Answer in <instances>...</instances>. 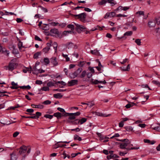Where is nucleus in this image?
<instances>
[{
	"instance_id": "30",
	"label": "nucleus",
	"mask_w": 160,
	"mask_h": 160,
	"mask_svg": "<svg viewBox=\"0 0 160 160\" xmlns=\"http://www.w3.org/2000/svg\"><path fill=\"white\" fill-rule=\"evenodd\" d=\"M86 72L85 71H83L81 75L79 76L80 78H82L84 77L86 75Z\"/></svg>"
},
{
	"instance_id": "45",
	"label": "nucleus",
	"mask_w": 160,
	"mask_h": 160,
	"mask_svg": "<svg viewBox=\"0 0 160 160\" xmlns=\"http://www.w3.org/2000/svg\"><path fill=\"white\" fill-rule=\"evenodd\" d=\"M51 103V102L50 101L47 100L43 102L42 103L45 105H48L50 104Z\"/></svg>"
},
{
	"instance_id": "4",
	"label": "nucleus",
	"mask_w": 160,
	"mask_h": 160,
	"mask_svg": "<svg viewBox=\"0 0 160 160\" xmlns=\"http://www.w3.org/2000/svg\"><path fill=\"white\" fill-rule=\"evenodd\" d=\"M0 52L4 54L5 55L8 56L9 54V51L7 50L6 48L2 47L0 45Z\"/></svg>"
},
{
	"instance_id": "47",
	"label": "nucleus",
	"mask_w": 160,
	"mask_h": 160,
	"mask_svg": "<svg viewBox=\"0 0 160 160\" xmlns=\"http://www.w3.org/2000/svg\"><path fill=\"white\" fill-rule=\"evenodd\" d=\"M67 27L69 28H71L72 30L74 29V26L73 25L69 24L68 25Z\"/></svg>"
},
{
	"instance_id": "40",
	"label": "nucleus",
	"mask_w": 160,
	"mask_h": 160,
	"mask_svg": "<svg viewBox=\"0 0 160 160\" xmlns=\"http://www.w3.org/2000/svg\"><path fill=\"white\" fill-rule=\"evenodd\" d=\"M53 117V115H49V114H46L44 115V117L47 118H49L50 119H52Z\"/></svg>"
},
{
	"instance_id": "60",
	"label": "nucleus",
	"mask_w": 160,
	"mask_h": 160,
	"mask_svg": "<svg viewBox=\"0 0 160 160\" xmlns=\"http://www.w3.org/2000/svg\"><path fill=\"white\" fill-rule=\"evenodd\" d=\"M35 39L36 40L40 41H42V40L39 37H38L37 36H35Z\"/></svg>"
},
{
	"instance_id": "46",
	"label": "nucleus",
	"mask_w": 160,
	"mask_h": 160,
	"mask_svg": "<svg viewBox=\"0 0 160 160\" xmlns=\"http://www.w3.org/2000/svg\"><path fill=\"white\" fill-rule=\"evenodd\" d=\"M137 14H139V15H144V12L142 11H139L136 12Z\"/></svg>"
},
{
	"instance_id": "21",
	"label": "nucleus",
	"mask_w": 160,
	"mask_h": 160,
	"mask_svg": "<svg viewBox=\"0 0 160 160\" xmlns=\"http://www.w3.org/2000/svg\"><path fill=\"white\" fill-rule=\"evenodd\" d=\"M156 24H157L158 25H159L160 23V18L159 17H156L155 18Z\"/></svg>"
},
{
	"instance_id": "20",
	"label": "nucleus",
	"mask_w": 160,
	"mask_h": 160,
	"mask_svg": "<svg viewBox=\"0 0 160 160\" xmlns=\"http://www.w3.org/2000/svg\"><path fill=\"white\" fill-rule=\"evenodd\" d=\"M74 46V44L72 42H69L67 44V47L68 49L73 48Z\"/></svg>"
},
{
	"instance_id": "58",
	"label": "nucleus",
	"mask_w": 160,
	"mask_h": 160,
	"mask_svg": "<svg viewBox=\"0 0 160 160\" xmlns=\"http://www.w3.org/2000/svg\"><path fill=\"white\" fill-rule=\"evenodd\" d=\"M119 136V134L118 133H116L115 134L112 136V137L111 138L112 139V138H115V137H118Z\"/></svg>"
},
{
	"instance_id": "62",
	"label": "nucleus",
	"mask_w": 160,
	"mask_h": 160,
	"mask_svg": "<svg viewBox=\"0 0 160 160\" xmlns=\"http://www.w3.org/2000/svg\"><path fill=\"white\" fill-rule=\"evenodd\" d=\"M123 121H121L119 124V126L120 127H122L123 126Z\"/></svg>"
},
{
	"instance_id": "8",
	"label": "nucleus",
	"mask_w": 160,
	"mask_h": 160,
	"mask_svg": "<svg viewBox=\"0 0 160 160\" xmlns=\"http://www.w3.org/2000/svg\"><path fill=\"white\" fill-rule=\"evenodd\" d=\"M78 81L77 80H72L68 82V86H71L77 85Z\"/></svg>"
},
{
	"instance_id": "16",
	"label": "nucleus",
	"mask_w": 160,
	"mask_h": 160,
	"mask_svg": "<svg viewBox=\"0 0 160 160\" xmlns=\"http://www.w3.org/2000/svg\"><path fill=\"white\" fill-rule=\"evenodd\" d=\"M144 142L145 143H149L151 144H153L155 143V141H151L149 140L144 139Z\"/></svg>"
},
{
	"instance_id": "37",
	"label": "nucleus",
	"mask_w": 160,
	"mask_h": 160,
	"mask_svg": "<svg viewBox=\"0 0 160 160\" xmlns=\"http://www.w3.org/2000/svg\"><path fill=\"white\" fill-rule=\"evenodd\" d=\"M141 87L142 88H148L150 90H151V89L149 88L147 84H143L141 85Z\"/></svg>"
},
{
	"instance_id": "57",
	"label": "nucleus",
	"mask_w": 160,
	"mask_h": 160,
	"mask_svg": "<svg viewBox=\"0 0 160 160\" xmlns=\"http://www.w3.org/2000/svg\"><path fill=\"white\" fill-rule=\"evenodd\" d=\"M19 134V132H15L13 135V137H16Z\"/></svg>"
},
{
	"instance_id": "5",
	"label": "nucleus",
	"mask_w": 160,
	"mask_h": 160,
	"mask_svg": "<svg viewBox=\"0 0 160 160\" xmlns=\"http://www.w3.org/2000/svg\"><path fill=\"white\" fill-rule=\"evenodd\" d=\"M126 142H123L121 143L120 145V148L121 149H126V147L131 143V142L129 141H127Z\"/></svg>"
},
{
	"instance_id": "1",
	"label": "nucleus",
	"mask_w": 160,
	"mask_h": 160,
	"mask_svg": "<svg viewBox=\"0 0 160 160\" xmlns=\"http://www.w3.org/2000/svg\"><path fill=\"white\" fill-rule=\"evenodd\" d=\"M70 15L76 18L79 19L82 22H85V19L86 17L87 14L84 12L80 13L79 14L74 15L71 13H70Z\"/></svg>"
},
{
	"instance_id": "32",
	"label": "nucleus",
	"mask_w": 160,
	"mask_h": 160,
	"mask_svg": "<svg viewBox=\"0 0 160 160\" xmlns=\"http://www.w3.org/2000/svg\"><path fill=\"white\" fill-rule=\"evenodd\" d=\"M41 54V52H38L36 53L34 55L33 58H38V56L40 55Z\"/></svg>"
},
{
	"instance_id": "41",
	"label": "nucleus",
	"mask_w": 160,
	"mask_h": 160,
	"mask_svg": "<svg viewBox=\"0 0 160 160\" xmlns=\"http://www.w3.org/2000/svg\"><path fill=\"white\" fill-rule=\"evenodd\" d=\"M80 122V120L78 119H76L73 122V124H78Z\"/></svg>"
},
{
	"instance_id": "25",
	"label": "nucleus",
	"mask_w": 160,
	"mask_h": 160,
	"mask_svg": "<svg viewBox=\"0 0 160 160\" xmlns=\"http://www.w3.org/2000/svg\"><path fill=\"white\" fill-rule=\"evenodd\" d=\"M54 48L55 49V52H56L57 51V48L58 46V44L57 42H54L52 45Z\"/></svg>"
},
{
	"instance_id": "24",
	"label": "nucleus",
	"mask_w": 160,
	"mask_h": 160,
	"mask_svg": "<svg viewBox=\"0 0 160 160\" xmlns=\"http://www.w3.org/2000/svg\"><path fill=\"white\" fill-rule=\"evenodd\" d=\"M125 128L128 131H132L133 130V128L131 126L125 127Z\"/></svg>"
},
{
	"instance_id": "38",
	"label": "nucleus",
	"mask_w": 160,
	"mask_h": 160,
	"mask_svg": "<svg viewBox=\"0 0 160 160\" xmlns=\"http://www.w3.org/2000/svg\"><path fill=\"white\" fill-rule=\"evenodd\" d=\"M80 120V122L81 124H82L83 123L85 122L87 120V119L85 118H82Z\"/></svg>"
},
{
	"instance_id": "17",
	"label": "nucleus",
	"mask_w": 160,
	"mask_h": 160,
	"mask_svg": "<svg viewBox=\"0 0 160 160\" xmlns=\"http://www.w3.org/2000/svg\"><path fill=\"white\" fill-rule=\"evenodd\" d=\"M54 97L56 98H60L62 97V95L60 93H58L54 94Z\"/></svg>"
},
{
	"instance_id": "61",
	"label": "nucleus",
	"mask_w": 160,
	"mask_h": 160,
	"mask_svg": "<svg viewBox=\"0 0 160 160\" xmlns=\"http://www.w3.org/2000/svg\"><path fill=\"white\" fill-rule=\"evenodd\" d=\"M16 21L18 23H20L23 21L22 19L20 18H17L16 20Z\"/></svg>"
},
{
	"instance_id": "9",
	"label": "nucleus",
	"mask_w": 160,
	"mask_h": 160,
	"mask_svg": "<svg viewBox=\"0 0 160 160\" xmlns=\"http://www.w3.org/2000/svg\"><path fill=\"white\" fill-rule=\"evenodd\" d=\"M73 113H65V114L63 116H69L68 119L69 120L74 119L76 117L75 116L72 114Z\"/></svg>"
},
{
	"instance_id": "59",
	"label": "nucleus",
	"mask_w": 160,
	"mask_h": 160,
	"mask_svg": "<svg viewBox=\"0 0 160 160\" xmlns=\"http://www.w3.org/2000/svg\"><path fill=\"white\" fill-rule=\"evenodd\" d=\"M73 113V114L75 116V117H76V116L79 115L80 114V112H78L76 113Z\"/></svg>"
},
{
	"instance_id": "13",
	"label": "nucleus",
	"mask_w": 160,
	"mask_h": 160,
	"mask_svg": "<svg viewBox=\"0 0 160 160\" xmlns=\"http://www.w3.org/2000/svg\"><path fill=\"white\" fill-rule=\"evenodd\" d=\"M11 160H16L17 156L16 155L14 152H13L11 154Z\"/></svg>"
},
{
	"instance_id": "33",
	"label": "nucleus",
	"mask_w": 160,
	"mask_h": 160,
	"mask_svg": "<svg viewBox=\"0 0 160 160\" xmlns=\"http://www.w3.org/2000/svg\"><path fill=\"white\" fill-rule=\"evenodd\" d=\"M49 28V24H46V26L42 27V29L46 31L48 30Z\"/></svg>"
},
{
	"instance_id": "51",
	"label": "nucleus",
	"mask_w": 160,
	"mask_h": 160,
	"mask_svg": "<svg viewBox=\"0 0 160 160\" xmlns=\"http://www.w3.org/2000/svg\"><path fill=\"white\" fill-rule=\"evenodd\" d=\"M42 90L45 91H48L49 90V88L48 87H43L42 88Z\"/></svg>"
},
{
	"instance_id": "48",
	"label": "nucleus",
	"mask_w": 160,
	"mask_h": 160,
	"mask_svg": "<svg viewBox=\"0 0 160 160\" xmlns=\"http://www.w3.org/2000/svg\"><path fill=\"white\" fill-rule=\"evenodd\" d=\"M130 69V64H128L127 67V68L125 69L122 70V71H129Z\"/></svg>"
},
{
	"instance_id": "54",
	"label": "nucleus",
	"mask_w": 160,
	"mask_h": 160,
	"mask_svg": "<svg viewBox=\"0 0 160 160\" xmlns=\"http://www.w3.org/2000/svg\"><path fill=\"white\" fill-rule=\"evenodd\" d=\"M43 108V106L42 105H36V108L40 109H42Z\"/></svg>"
},
{
	"instance_id": "55",
	"label": "nucleus",
	"mask_w": 160,
	"mask_h": 160,
	"mask_svg": "<svg viewBox=\"0 0 160 160\" xmlns=\"http://www.w3.org/2000/svg\"><path fill=\"white\" fill-rule=\"evenodd\" d=\"M109 15L110 17H114L115 16L116 13L115 12H112L111 13H109Z\"/></svg>"
},
{
	"instance_id": "11",
	"label": "nucleus",
	"mask_w": 160,
	"mask_h": 160,
	"mask_svg": "<svg viewBox=\"0 0 160 160\" xmlns=\"http://www.w3.org/2000/svg\"><path fill=\"white\" fill-rule=\"evenodd\" d=\"M50 62L51 63H52L54 66H56L58 65L57 61L56 60V58L53 57L50 59Z\"/></svg>"
},
{
	"instance_id": "63",
	"label": "nucleus",
	"mask_w": 160,
	"mask_h": 160,
	"mask_svg": "<svg viewBox=\"0 0 160 160\" xmlns=\"http://www.w3.org/2000/svg\"><path fill=\"white\" fill-rule=\"evenodd\" d=\"M87 75L88 78H90L92 75V74L91 72L88 73H87Z\"/></svg>"
},
{
	"instance_id": "42",
	"label": "nucleus",
	"mask_w": 160,
	"mask_h": 160,
	"mask_svg": "<svg viewBox=\"0 0 160 160\" xmlns=\"http://www.w3.org/2000/svg\"><path fill=\"white\" fill-rule=\"evenodd\" d=\"M18 47L20 50H21V48L22 47V42L19 41L18 43Z\"/></svg>"
},
{
	"instance_id": "50",
	"label": "nucleus",
	"mask_w": 160,
	"mask_h": 160,
	"mask_svg": "<svg viewBox=\"0 0 160 160\" xmlns=\"http://www.w3.org/2000/svg\"><path fill=\"white\" fill-rule=\"evenodd\" d=\"M47 86L48 87H51L52 86H54V84L52 82H48L47 83Z\"/></svg>"
},
{
	"instance_id": "15",
	"label": "nucleus",
	"mask_w": 160,
	"mask_h": 160,
	"mask_svg": "<svg viewBox=\"0 0 160 160\" xmlns=\"http://www.w3.org/2000/svg\"><path fill=\"white\" fill-rule=\"evenodd\" d=\"M90 52L92 54L98 55H100L97 49H95L93 50H91L90 51Z\"/></svg>"
},
{
	"instance_id": "12",
	"label": "nucleus",
	"mask_w": 160,
	"mask_h": 160,
	"mask_svg": "<svg viewBox=\"0 0 160 160\" xmlns=\"http://www.w3.org/2000/svg\"><path fill=\"white\" fill-rule=\"evenodd\" d=\"M148 25L150 28L154 27L156 26V23L152 21H149L148 23Z\"/></svg>"
},
{
	"instance_id": "28",
	"label": "nucleus",
	"mask_w": 160,
	"mask_h": 160,
	"mask_svg": "<svg viewBox=\"0 0 160 160\" xmlns=\"http://www.w3.org/2000/svg\"><path fill=\"white\" fill-rule=\"evenodd\" d=\"M132 31H128L126 32L124 34V36H131L132 35Z\"/></svg>"
},
{
	"instance_id": "27",
	"label": "nucleus",
	"mask_w": 160,
	"mask_h": 160,
	"mask_svg": "<svg viewBox=\"0 0 160 160\" xmlns=\"http://www.w3.org/2000/svg\"><path fill=\"white\" fill-rule=\"evenodd\" d=\"M153 83L158 85V87H160V82L157 80H153L152 81Z\"/></svg>"
},
{
	"instance_id": "34",
	"label": "nucleus",
	"mask_w": 160,
	"mask_h": 160,
	"mask_svg": "<svg viewBox=\"0 0 160 160\" xmlns=\"http://www.w3.org/2000/svg\"><path fill=\"white\" fill-rule=\"evenodd\" d=\"M139 149V147H131V148H127V149L128 150H132V149H136V150H137V149Z\"/></svg>"
},
{
	"instance_id": "10",
	"label": "nucleus",
	"mask_w": 160,
	"mask_h": 160,
	"mask_svg": "<svg viewBox=\"0 0 160 160\" xmlns=\"http://www.w3.org/2000/svg\"><path fill=\"white\" fill-rule=\"evenodd\" d=\"M90 82L93 84H97L98 83H101L102 82V81H98L97 80L92 79L91 80Z\"/></svg>"
},
{
	"instance_id": "18",
	"label": "nucleus",
	"mask_w": 160,
	"mask_h": 160,
	"mask_svg": "<svg viewBox=\"0 0 160 160\" xmlns=\"http://www.w3.org/2000/svg\"><path fill=\"white\" fill-rule=\"evenodd\" d=\"M53 115L55 117H56L58 119L61 118L62 117L61 114L59 112L54 113Z\"/></svg>"
},
{
	"instance_id": "23",
	"label": "nucleus",
	"mask_w": 160,
	"mask_h": 160,
	"mask_svg": "<svg viewBox=\"0 0 160 160\" xmlns=\"http://www.w3.org/2000/svg\"><path fill=\"white\" fill-rule=\"evenodd\" d=\"M51 32L53 33L58 34V31L57 29H53L51 30Z\"/></svg>"
},
{
	"instance_id": "43",
	"label": "nucleus",
	"mask_w": 160,
	"mask_h": 160,
	"mask_svg": "<svg viewBox=\"0 0 160 160\" xmlns=\"http://www.w3.org/2000/svg\"><path fill=\"white\" fill-rule=\"evenodd\" d=\"M36 115H35L36 116V118H38L41 115V113L39 112H37L36 113Z\"/></svg>"
},
{
	"instance_id": "64",
	"label": "nucleus",
	"mask_w": 160,
	"mask_h": 160,
	"mask_svg": "<svg viewBox=\"0 0 160 160\" xmlns=\"http://www.w3.org/2000/svg\"><path fill=\"white\" fill-rule=\"evenodd\" d=\"M36 83L38 84H41L42 83V82L40 80H37L36 81Z\"/></svg>"
},
{
	"instance_id": "44",
	"label": "nucleus",
	"mask_w": 160,
	"mask_h": 160,
	"mask_svg": "<svg viewBox=\"0 0 160 160\" xmlns=\"http://www.w3.org/2000/svg\"><path fill=\"white\" fill-rule=\"evenodd\" d=\"M123 10V7L122 6H119L114 11L117 12L118 11H121Z\"/></svg>"
},
{
	"instance_id": "22",
	"label": "nucleus",
	"mask_w": 160,
	"mask_h": 160,
	"mask_svg": "<svg viewBox=\"0 0 160 160\" xmlns=\"http://www.w3.org/2000/svg\"><path fill=\"white\" fill-rule=\"evenodd\" d=\"M62 141H59L58 142L56 143L54 146H53V148L56 149L58 148V147H62L61 145L60 144H58V143L60 142H62Z\"/></svg>"
},
{
	"instance_id": "31",
	"label": "nucleus",
	"mask_w": 160,
	"mask_h": 160,
	"mask_svg": "<svg viewBox=\"0 0 160 160\" xmlns=\"http://www.w3.org/2000/svg\"><path fill=\"white\" fill-rule=\"evenodd\" d=\"M44 61L45 63V64L46 65L48 64L50 62L48 58H44Z\"/></svg>"
},
{
	"instance_id": "39",
	"label": "nucleus",
	"mask_w": 160,
	"mask_h": 160,
	"mask_svg": "<svg viewBox=\"0 0 160 160\" xmlns=\"http://www.w3.org/2000/svg\"><path fill=\"white\" fill-rule=\"evenodd\" d=\"M97 115L98 116H103V117H108L110 115V114H108L107 116L105 115L104 114H102V113L100 112L97 113Z\"/></svg>"
},
{
	"instance_id": "7",
	"label": "nucleus",
	"mask_w": 160,
	"mask_h": 160,
	"mask_svg": "<svg viewBox=\"0 0 160 160\" xmlns=\"http://www.w3.org/2000/svg\"><path fill=\"white\" fill-rule=\"evenodd\" d=\"M19 149V153L20 154H22L26 152L27 148L24 146H23L21 147Z\"/></svg>"
},
{
	"instance_id": "3",
	"label": "nucleus",
	"mask_w": 160,
	"mask_h": 160,
	"mask_svg": "<svg viewBox=\"0 0 160 160\" xmlns=\"http://www.w3.org/2000/svg\"><path fill=\"white\" fill-rule=\"evenodd\" d=\"M74 23L76 26L75 29L78 32H80L81 31H85L86 29L85 27L82 25H79L75 23Z\"/></svg>"
},
{
	"instance_id": "35",
	"label": "nucleus",
	"mask_w": 160,
	"mask_h": 160,
	"mask_svg": "<svg viewBox=\"0 0 160 160\" xmlns=\"http://www.w3.org/2000/svg\"><path fill=\"white\" fill-rule=\"evenodd\" d=\"M107 2V1L106 0H102L101 2H99V4L100 5H102Z\"/></svg>"
},
{
	"instance_id": "26",
	"label": "nucleus",
	"mask_w": 160,
	"mask_h": 160,
	"mask_svg": "<svg viewBox=\"0 0 160 160\" xmlns=\"http://www.w3.org/2000/svg\"><path fill=\"white\" fill-rule=\"evenodd\" d=\"M21 89H30L31 88V87L29 85H28L27 86H20L19 87Z\"/></svg>"
},
{
	"instance_id": "29",
	"label": "nucleus",
	"mask_w": 160,
	"mask_h": 160,
	"mask_svg": "<svg viewBox=\"0 0 160 160\" xmlns=\"http://www.w3.org/2000/svg\"><path fill=\"white\" fill-rule=\"evenodd\" d=\"M50 49V48L48 47H47L45 48H44L42 49V51L45 52V53L47 52Z\"/></svg>"
},
{
	"instance_id": "19",
	"label": "nucleus",
	"mask_w": 160,
	"mask_h": 160,
	"mask_svg": "<svg viewBox=\"0 0 160 160\" xmlns=\"http://www.w3.org/2000/svg\"><path fill=\"white\" fill-rule=\"evenodd\" d=\"M13 49L12 50V53L14 54H17L18 53V51L17 49L16 48V46H12Z\"/></svg>"
},
{
	"instance_id": "53",
	"label": "nucleus",
	"mask_w": 160,
	"mask_h": 160,
	"mask_svg": "<svg viewBox=\"0 0 160 160\" xmlns=\"http://www.w3.org/2000/svg\"><path fill=\"white\" fill-rule=\"evenodd\" d=\"M155 31L158 34H160V28H159L156 29Z\"/></svg>"
},
{
	"instance_id": "14",
	"label": "nucleus",
	"mask_w": 160,
	"mask_h": 160,
	"mask_svg": "<svg viewBox=\"0 0 160 160\" xmlns=\"http://www.w3.org/2000/svg\"><path fill=\"white\" fill-rule=\"evenodd\" d=\"M134 105H136V104L133 102H129V103L127 104L125 106V107L126 108H128L132 107Z\"/></svg>"
},
{
	"instance_id": "52",
	"label": "nucleus",
	"mask_w": 160,
	"mask_h": 160,
	"mask_svg": "<svg viewBox=\"0 0 160 160\" xmlns=\"http://www.w3.org/2000/svg\"><path fill=\"white\" fill-rule=\"evenodd\" d=\"M26 111L29 113H32L34 112V110L32 109H28Z\"/></svg>"
},
{
	"instance_id": "36",
	"label": "nucleus",
	"mask_w": 160,
	"mask_h": 160,
	"mask_svg": "<svg viewBox=\"0 0 160 160\" xmlns=\"http://www.w3.org/2000/svg\"><path fill=\"white\" fill-rule=\"evenodd\" d=\"M135 42L139 46L141 45V40L139 39H136L135 41Z\"/></svg>"
},
{
	"instance_id": "56",
	"label": "nucleus",
	"mask_w": 160,
	"mask_h": 160,
	"mask_svg": "<svg viewBox=\"0 0 160 160\" xmlns=\"http://www.w3.org/2000/svg\"><path fill=\"white\" fill-rule=\"evenodd\" d=\"M138 125V126L142 128H144L146 126V124L144 123L139 124Z\"/></svg>"
},
{
	"instance_id": "49",
	"label": "nucleus",
	"mask_w": 160,
	"mask_h": 160,
	"mask_svg": "<svg viewBox=\"0 0 160 160\" xmlns=\"http://www.w3.org/2000/svg\"><path fill=\"white\" fill-rule=\"evenodd\" d=\"M57 109L58 111H59L60 112H64V113H66L65 112V111L63 108H57Z\"/></svg>"
},
{
	"instance_id": "2",
	"label": "nucleus",
	"mask_w": 160,
	"mask_h": 160,
	"mask_svg": "<svg viewBox=\"0 0 160 160\" xmlns=\"http://www.w3.org/2000/svg\"><path fill=\"white\" fill-rule=\"evenodd\" d=\"M82 69L81 68H79L78 69L74 72L69 74V76L71 78H74L77 77L82 71Z\"/></svg>"
},
{
	"instance_id": "6",
	"label": "nucleus",
	"mask_w": 160,
	"mask_h": 160,
	"mask_svg": "<svg viewBox=\"0 0 160 160\" xmlns=\"http://www.w3.org/2000/svg\"><path fill=\"white\" fill-rule=\"evenodd\" d=\"M16 63L15 62H12V61H11L9 64L8 66V69L9 70L12 71L15 68L16 65Z\"/></svg>"
}]
</instances>
